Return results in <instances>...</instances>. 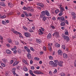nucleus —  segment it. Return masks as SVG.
Segmentation results:
<instances>
[{
    "label": "nucleus",
    "mask_w": 76,
    "mask_h": 76,
    "mask_svg": "<svg viewBox=\"0 0 76 76\" xmlns=\"http://www.w3.org/2000/svg\"><path fill=\"white\" fill-rule=\"evenodd\" d=\"M41 14L40 15V18H42L43 16H45V15H47L48 16H50V13H49V12L47 10L43 11L41 12Z\"/></svg>",
    "instance_id": "obj_1"
},
{
    "label": "nucleus",
    "mask_w": 76,
    "mask_h": 76,
    "mask_svg": "<svg viewBox=\"0 0 76 76\" xmlns=\"http://www.w3.org/2000/svg\"><path fill=\"white\" fill-rule=\"evenodd\" d=\"M54 62H53V65H52V67H57V65H58V61L57 60H55L54 61Z\"/></svg>",
    "instance_id": "obj_2"
},
{
    "label": "nucleus",
    "mask_w": 76,
    "mask_h": 76,
    "mask_svg": "<svg viewBox=\"0 0 76 76\" xmlns=\"http://www.w3.org/2000/svg\"><path fill=\"white\" fill-rule=\"evenodd\" d=\"M63 38L64 39L66 40V41H67V42H69V41H70V38L67 36L64 35L63 36Z\"/></svg>",
    "instance_id": "obj_3"
},
{
    "label": "nucleus",
    "mask_w": 76,
    "mask_h": 76,
    "mask_svg": "<svg viewBox=\"0 0 76 76\" xmlns=\"http://www.w3.org/2000/svg\"><path fill=\"white\" fill-rule=\"evenodd\" d=\"M34 73H36L37 75H42L44 74V73L40 72L38 71H34Z\"/></svg>",
    "instance_id": "obj_4"
},
{
    "label": "nucleus",
    "mask_w": 76,
    "mask_h": 76,
    "mask_svg": "<svg viewBox=\"0 0 76 76\" xmlns=\"http://www.w3.org/2000/svg\"><path fill=\"white\" fill-rule=\"evenodd\" d=\"M53 36H55V37H60V36H59L58 33L57 32H55V33L53 34Z\"/></svg>",
    "instance_id": "obj_5"
},
{
    "label": "nucleus",
    "mask_w": 76,
    "mask_h": 76,
    "mask_svg": "<svg viewBox=\"0 0 76 76\" xmlns=\"http://www.w3.org/2000/svg\"><path fill=\"white\" fill-rule=\"evenodd\" d=\"M58 53L59 55H60V56H62V54H63V52H62L61 50H59L58 51Z\"/></svg>",
    "instance_id": "obj_6"
},
{
    "label": "nucleus",
    "mask_w": 76,
    "mask_h": 76,
    "mask_svg": "<svg viewBox=\"0 0 76 76\" xmlns=\"http://www.w3.org/2000/svg\"><path fill=\"white\" fill-rule=\"evenodd\" d=\"M51 34L50 33H49L47 36V38L48 39H51Z\"/></svg>",
    "instance_id": "obj_7"
},
{
    "label": "nucleus",
    "mask_w": 76,
    "mask_h": 76,
    "mask_svg": "<svg viewBox=\"0 0 76 76\" xmlns=\"http://www.w3.org/2000/svg\"><path fill=\"white\" fill-rule=\"evenodd\" d=\"M62 63H63V62L61 61V62H60L58 61V65H59V66L60 67H62V66H63V64Z\"/></svg>",
    "instance_id": "obj_8"
},
{
    "label": "nucleus",
    "mask_w": 76,
    "mask_h": 76,
    "mask_svg": "<svg viewBox=\"0 0 76 76\" xmlns=\"http://www.w3.org/2000/svg\"><path fill=\"white\" fill-rule=\"evenodd\" d=\"M13 33H15L16 35H18V34H19L20 35H22V34L20 33L17 31H13Z\"/></svg>",
    "instance_id": "obj_9"
},
{
    "label": "nucleus",
    "mask_w": 76,
    "mask_h": 76,
    "mask_svg": "<svg viewBox=\"0 0 76 76\" xmlns=\"http://www.w3.org/2000/svg\"><path fill=\"white\" fill-rule=\"evenodd\" d=\"M63 57L64 58H67V55L66 53H64L63 54Z\"/></svg>",
    "instance_id": "obj_10"
},
{
    "label": "nucleus",
    "mask_w": 76,
    "mask_h": 76,
    "mask_svg": "<svg viewBox=\"0 0 76 76\" xmlns=\"http://www.w3.org/2000/svg\"><path fill=\"white\" fill-rule=\"evenodd\" d=\"M27 57L29 59H31V58H32L31 55V54H30L29 53H28L27 54Z\"/></svg>",
    "instance_id": "obj_11"
},
{
    "label": "nucleus",
    "mask_w": 76,
    "mask_h": 76,
    "mask_svg": "<svg viewBox=\"0 0 76 76\" xmlns=\"http://www.w3.org/2000/svg\"><path fill=\"white\" fill-rule=\"evenodd\" d=\"M24 34L26 37H29V35H30V34L28 33H25Z\"/></svg>",
    "instance_id": "obj_12"
},
{
    "label": "nucleus",
    "mask_w": 76,
    "mask_h": 76,
    "mask_svg": "<svg viewBox=\"0 0 76 76\" xmlns=\"http://www.w3.org/2000/svg\"><path fill=\"white\" fill-rule=\"evenodd\" d=\"M6 52L8 54H10L12 53L11 51H10L9 50H6Z\"/></svg>",
    "instance_id": "obj_13"
},
{
    "label": "nucleus",
    "mask_w": 76,
    "mask_h": 76,
    "mask_svg": "<svg viewBox=\"0 0 76 76\" xmlns=\"http://www.w3.org/2000/svg\"><path fill=\"white\" fill-rule=\"evenodd\" d=\"M60 25L61 26H64L65 25V23L64 22H61V23L60 24Z\"/></svg>",
    "instance_id": "obj_14"
},
{
    "label": "nucleus",
    "mask_w": 76,
    "mask_h": 76,
    "mask_svg": "<svg viewBox=\"0 0 76 76\" xmlns=\"http://www.w3.org/2000/svg\"><path fill=\"white\" fill-rule=\"evenodd\" d=\"M8 6L10 7H13V4L10 3H9Z\"/></svg>",
    "instance_id": "obj_15"
},
{
    "label": "nucleus",
    "mask_w": 76,
    "mask_h": 76,
    "mask_svg": "<svg viewBox=\"0 0 76 76\" xmlns=\"http://www.w3.org/2000/svg\"><path fill=\"white\" fill-rule=\"evenodd\" d=\"M18 63H19V62L15 61V62L13 64V66H15L16 65H17V64H18Z\"/></svg>",
    "instance_id": "obj_16"
},
{
    "label": "nucleus",
    "mask_w": 76,
    "mask_h": 76,
    "mask_svg": "<svg viewBox=\"0 0 76 76\" xmlns=\"http://www.w3.org/2000/svg\"><path fill=\"white\" fill-rule=\"evenodd\" d=\"M61 22L63 21H65V19H64V17H61Z\"/></svg>",
    "instance_id": "obj_17"
},
{
    "label": "nucleus",
    "mask_w": 76,
    "mask_h": 76,
    "mask_svg": "<svg viewBox=\"0 0 76 76\" xmlns=\"http://www.w3.org/2000/svg\"><path fill=\"white\" fill-rule=\"evenodd\" d=\"M36 41H37V43H39V44H40V43L41 42V41L40 39H37L36 40Z\"/></svg>",
    "instance_id": "obj_18"
},
{
    "label": "nucleus",
    "mask_w": 76,
    "mask_h": 76,
    "mask_svg": "<svg viewBox=\"0 0 76 76\" xmlns=\"http://www.w3.org/2000/svg\"><path fill=\"white\" fill-rule=\"evenodd\" d=\"M53 63H54V62L52 61H50L49 62L50 64V66H52L53 65Z\"/></svg>",
    "instance_id": "obj_19"
},
{
    "label": "nucleus",
    "mask_w": 76,
    "mask_h": 76,
    "mask_svg": "<svg viewBox=\"0 0 76 76\" xmlns=\"http://www.w3.org/2000/svg\"><path fill=\"white\" fill-rule=\"evenodd\" d=\"M0 4L1 6H4V7L6 6V5L3 2L0 3Z\"/></svg>",
    "instance_id": "obj_20"
},
{
    "label": "nucleus",
    "mask_w": 76,
    "mask_h": 76,
    "mask_svg": "<svg viewBox=\"0 0 76 76\" xmlns=\"http://www.w3.org/2000/svg\"><path fill=\"white\" fill-rule=\"evenodd\" d=\"M55 46L57 47V48H58V47H60V45L59 44H55Z\"/></svg>",
    "instance_id": "obj_21"
},
{
    "label": "nucleus",
    "mask_w": 76,
    "mask_h": 76,
    "mask_svg": "<svg viewBox=\"0 0 76 76\" xmlns=\"http://www.w3.org/2000/svg\"><path fill=\"white\" fill-rule=\"evenodd\" d=\"M27 10L28 12H29L31 10V8L29 7H27Z\"/></svg>",
    "instance_id": "obj_22"
},
{
    "label": "nucleus",
    "mask_w": 76,
    "mask_h": 76,
    "mask_svg": "<svg viewBox=\"0 0 76 76\" xmlns=\"http://www.w3.org/2000/svg\"><path fill=\"white\" fill-rule=\"evenodd\" d=\"M2 61L4 62V63H6V61H7V59L6 58H4L2 59Z\"/></svg>",
    "instance_id": "obj_23"
},
{
    "label": "nucleus",
    "mask_w": 76,
    "mask_h": 76,
    "mask_svg": "<svg viewBox=\"0 0 76 76\" xmlns=\"http://www.w3.org/2000/svg\"><path fill=\"white\" fill-rule=\"evenodd\" d=\"M40 6L42 8H43V7H44V4H39Z\"/></svg>",
    "instance_id": "obj_24"
},
{
    "label": "nucleus",
    "mask_w": 76,
    "mask_h": 76,
    "mask_svg": "<svg viewBox=\"0 0 76 76\" xmlns=\"http://www.w3.org/2000/svg\"><path fill=\"white\" fill-rule=\"evenodd\" d=\"M2 23L3 24V25H6L7 24L6 22L3 20L2 21Z\"/></svg>",
    "instance_id": "obj_25"
},
{
    "label": "nucleus",
    "mask_w": 76,
    "mask_h": 76,
    "mask_svg": "<svg viewBox=\"0 0 76 76\" xmlns=\"http://www.w3.org/2000/svg\"><path fill=\"white\" fill-rule=\"evenodd\" d=\"M55 13L57 14V13H58V12H59V10H55Z\"/></svg>",
    "instance_id": "obj_26"
},
{
    "label": "nucleus",
    "mask_w": 76,
    "mask_h": 76,
    "mask_svg": "<svg viewBox=\"0 0 76 76\" xmlns=\"http://www.w3.org/2000/svg\"><path fill=\"white\" fill-rule=\"evenodd\" d=\"M62 47L63 48V49H64V50H65V49H66V46H65V45H63L62 46Z\"/></svg>",
    "instance_id": "obj_27"
},
{
    "label": "nucleus",
    "mask_w": 76,
    "mask_h": 76,
    "mask_svg": "<svg viewBox=\"0 0 76 76\" xmlns=\"http://www.w3.org/2000/svg\"><path fill=\"white\" fill-rule=\"evenodd\" d=\"M12 73L14 75H17V74L15 72V71H12Z\"/></svg>",
    "instance_id": "obj_28"
},
{
    "label": "nucleus",
    "mask_w": 76,
    "mask_h": 76,
    "mask_svg": "<svg viewBox=\"0 0 76 76\" xmlns=\"http://www.w3.org/2000/svg\"><path fill=\"white\" fill-rule=\"evenodd\" d=\"M6 16L5 15H4L2 16L1 18V19H4V18H6Z\"/></svg>",
    "instance_id": "obj_29"
},
{
    "label": "nucleus",
    "mask_w": 76,
    "mask_h": 76,
    "mask_svg": "<svg viewBox=\"0 0 76 76\" xmlns=\"http://www.w3.org/2000/svg\"><path fill=\"white\" fill-rule=\"evenodd\" d=\"M1 64L2 67H5L6 66V65L3 63H1Z\"/></svg>",
    "instance_id": "obj_30"
},
{
    "label": "nucleus",
    "mask_w": 76,
    "mask_h": 76,
    "mask_svg": "<svg viewBox=\"0 0 76 76\" xmlns=\"http://www.w3.org/2000/svg\"><path fill=\"white\" fill-rule=\"evenodd\" d=\"M8 40H9L8 42L9 43H12V39H10Z\"/></svg>",
    "instance_id": "obj_31"
},
{
    "label": "nucleus",
    "mask_w": 76,
    "mask_h": 76,
    "mask_svg": "<svg viewBox=\"0 0 76 76\" xmlns=\"http://www.w3.org/2000/svg\"><path fill=\"white\" fill-rule=\"evenodd\" d=\"M24 70L26 72L28 71V68H27L25 67L24 68Z\"/></svg>",
    "instance_id": "obj_32"
},
{
    "label": "nucleus",
    "mask_w": 76,
    "mask_h": 76,
    "mask_svg": "<svg viewBox=\"0 0 76 76\" xmlns=\"http://www.w3.org/2000/svg\"><path fill=\"white\" fill-rule=\"evenodd\" d=\"M65 34L66 35H67L69 34V32L68 31H66L65 32Z\"/></svg>",
    "instance_id": "obj_33"
},
{
    "label": "nucleus",
    "mask_w": 76,
    "mask_h": 76,
    "mask_svg": "<svg viewBox=\"0 0 76 76\" xmlns=\"http://www.w3.org/2000/svg\"><path fill=\"white\" fill-rule=\"evenodd\" d=\"M23 28L24 29H25V30H26V31L28 30V29H27V28H26L25 26H23Z\"/></svg>",
    "instance_id": "obj_34"
},
{
    "label": "nucleus",
    "mask_w": 76,
    "mask_h": 76,
    "mask_svg": "<svg viewBox=\"0 0 76 76\" xmlns=\"http://www.w3.org/2000/svg\"><path fill=\"white\" fill-rule=\"evenodd\" d=\"M26 50L27 51V52L28 53H31V50H30V49H29V48H28Z\"/></svg>",
    "instance_id": "obj_35"
},
{
    "label": "nucleus",
    "mask_w": 76,
    "mask_h": 76,
    "mask_svg": "<svg viewBox=\"0 0 76 76\" xmlns=\"http://www.w3.org/2000/svg\"><path fill=\"white\" fill-rule=\"evenodd\" d=\"M58 15L59 16H62V15H63V12H60L59 14Z\"/></svg>",
    "instance_id": "obj_36"
},
{
    "label": "nucleus",
    "mask_w": 76,
    "mask_h": 76,
    "mask_svg": "<svg viewBox=\"0 0 76 76\" xmlns=\"http://www.w3.org/2000/svg\"><path fill=\"white\" fill-rule=\"evenodd\" d=\"M49 58L50 60H53V58L52 56H50Z\"/></svg>",
    "instance_id": "obj_37"
},
{
    "label": "nucleus",
    "mask_w": 76,
    "mask_h": 76,
    "mask_svg": "<svg viewBox=\"0 0 76 76\" xmlns=\"http://www.w3.org/2000/svg\"><path fill=\"white\" fill-rule=\"evenodd\" d=\"M15 45H19V42H15Z\"/></svg>",
    "instance_id": "obj_38"
},
{
    "label": "nucleus",
    "mask_w": 76,
    "mask_h": 76,
    "mask_svg": "<svg viewBox=\"0 0 76 76\" xmlns=\"http://www.w3.org/2000/svg\"><path fill=\"white\" fill-rule=\"evenodd\" d=\"M43 20L44 21L46 20H47V18H46L45 17H43Z\"/></svg>",
    "instance_id": "obj_39"
},
{
    "label": "nucleus",
    "mask_w": 76,
    "mask_h": 76,
    "mask_svg": "<svg viewBox=\"0 0 76 76\" xmlns=\"http://www.w3.org/2000/svg\"><path fill=\"white\" fill-rule=\"evenodd\" d=\"M65 23H66L67 25H69V22H68V21L67 20H66L65 22Z\"/></svg>",
    "instance_id": "obj_40"
},
{
    "label": "nucleus",
    "mask_w": 76,
    "mask_h": 76,
    "mask_svg": "<svg viewBox=\"0 0 76 76\" xmlns=\"http://www.w3.org/2000/svg\"><path fill=\"white\" fill-rule=\"evenodd\" d=\"M61 76H65V74H64V73H62V74H61Z\"/></svg>",
    "instance_id": "obj_41"
},
{
    "label": "nucleus",
    "mask_w": 76,
    "mask_h": 76,
    "mask_svg": "<svg viewBox=\"0 0 76 76\" xmlns=\"http://www.w3.org/2000/svg\"><path fill=\"white\" fill-rule=\"evenodd\" d=\"M48 48L49 50V51H50V52H51V47H49Z\"/></svg>",
    "instance_id": "obj_42"
},
{
    "label": "nucleus",
    "mask_w": 76,
    "mask_h": 76,
    "mask_svg": "<svg viewBox=\"0 0 76 76\" xmlns=\"http://www.w3.org/2000/svg\"><path fill=\"white\" fill-rule=\"evenodd\" d=\"M29 31L30 32H34V31L32 30V29H30L29 30Z\"/></svg>",
    "instance_id": "obj_43"
},
{
    "label": "nucleus",
    "mask_w": 76,
    "mask_h": 76,
    "mask_svg": "<svg viewBox=\"0 0 76 76\" xmlns=\"http://www.w3.org/2000/svg\"><path fill=\"white\" fill-rule=\"evenodd\" d=\"M34 60H39V58L36 57L34 58Z\"/></svg>",
    "instance_id": "obj_44"
},
{
    "label": "nucleus",
    "mask_w": 76,
    "mask_h": 76,
    "mask_svg": "<svg viewBox=\"0 0 76 76\" xmlns=\"http://www.w3.org/2000/svg\"><path fill=\"white\" fill-rule=\"evenodd\" d=\"M57 72V69H55L53 72V73H56Z\"/></svg>",
    "instance_id": "obj_45"
},
{
    "label": "nucleus",
    "mask_w": 76,
    "mask_h": 76,
    "mask_svg": "<svg viewBox=\"0 0 76 76\" xmlns=\"http://www.w3.org/2000/svg\"><path fill=\"white\" fill-rule=\"evenodd\" d=\"M30 50L31 51H35V50H34L33 49V48L32 47H31L30 48Z\"/></svg>",
    "instance_id": "obj_46"
},
{
    "label": "nucleus",
    "mask_w": 76,
    "mask_h": 76,
    "mask_svg": "<svg viewBox=\"0 0 76 76\" xmlns=\"http://www.w3.org/2000/svg\"><path fill=\"white\" fill-rule=\"evenodd\" d=\"M15 70H16V68H14L12 69V71H15Z\"/></svg>",
    "instance_id": "obj_47"
},
{
    "label": "nucleus",
    "mask_w": 76,
    "mask_h": 76,
    "mask_svg": "<svg viewBox=\"0 0 76 76\" xmlns=\"http://www.w3.org/2000/svg\"><path fill=\"white\" fill-rule=\"evenodd\" d=\"M13 63V60H11L10 62V64H12V63Z\"/></svg>",
    "instance_id": "obj_48"
},
{
    "label": "nucleus",
    "mask_w": 76,
    "mask_h": 76,
    "mask_svg": "<svg viewBox=\"0 0 76 76\" xmlns=\"http://www.w3.org/2000/svg\"><path fill=\"white\" fill-rule=\"evenodd\" d=\"M18 52L20 54V53H21V50H18Z\"/></svg>",
    "instance_id": "obj_49"
},
{
    "label": "nucleus",
    "mask_w": 76,
    "mask_h": 76,
    "mask_svg": "<svg viewBox=\"0 0 76 76\" xmlns=\"http://www.w3.org/2000/svg\"><path fill=\"white\" fill-rule=\"evenodd\" d=\"M49 73L50 75V76H52V72H51V71H50L49 72Z\"/></svg>",
    "instance_id": "obj_50"
},
{
    "label": "nucleus",
    "mask_w": 76,
    "mask_h": 76,
    "mask_svg": "<svg viewBox=\"0 0 76 76\" xmlns=\"http://www.w3.org/2000/svg\"><path fill=\"white\" fill-rule=\"evenodd\" d=\"M31 69H32V70H34V69H35V67H34V66H31Z\"/></svg>",
    "instance_id": "obj_51"
},
{
    "label": "nucleus",
    "mask_w": 76,
    "mask_h": 76,
    "mask_svg": "<svg viewBox=\"0 0 76 76\" xmlns=\"http://www.w3.org/2000/svg\"><path fill=\"white\" fill-rule=\"evenodd\" d=\"M0 39L1 40H2L3 39V37L1 36H0Z\"/></svg>",
    "instance_id": "obj_52"
},
{
    "label": "nucleus",
    "mask_w": 76,
    "mask_h": 76,
    "mask_svg": "<svg viewBox=\"0 0 76 76\" xmlns=\"http://www.w3.org/2000/svg\"><path fill=\"white\" fill-rule=\"evenodd\" d=\"M23 9H24V10H27V7H25L24 6L23 7Z\"/></svg>",
    "instance_id": "obj_53"
},
{
    "label": "nucleus",
    "mask_w": 76,
    "mask_h": 76,
    "mask_svg": "<svg viewBox=\"0 0 76 76\" xmlns=\"http://www.w3.org/2000/svg\"><path fill=\"white\" fill-rule=\"evenodd\" d=\"M30 75H31V73H32V70H30L29 71V72Z\"/></svg>",
    "instance_id": "obj_54"
},
{
    "label": "nucleus",
    "mask_w": 76,
    "mask_h": 76,
    "mask_svg": "<svg viewBox=\"0 0 76 76\" xmlns=\"http://www.w3.org/2000/svg\"><path fill=\"white\" fill-rule=\"evenodd\" d=\"M24 48L25 49V50H27V49L28 48L26 46H25Z\"/></svg>",
    "instance_id": "obj_55"
},
{
    "label": "nucleus",
    "mask_w": 76,
    "mask_h": 76,
    "mask_svg": "<svg viewBox=\"0 0 76 76\" xmlns=\"http://www.w3.org/2000/svg\"><path fill=\"white\" fill-rule=\"evenodd\" d=\"M21 16L22 18H24V17H25V15H24V14H22L21 15Z\"/></svg>",
    "instance_id": "obj_56"
},
{
    "label": "nucleus",
    "mask_w": 76,
    "mask_h": 76,
    "mask_svg": "<svg viewBox=\"0 0 76 76\" xmlns=\"http://www.w3.org/2000/svg\"><path fill=\"white\" fill-rule=\"evenodd\" d=\"M60 9H61L62 10H63V11H64V8L63 7H61Z\"/></svg>",
    "instance_id": "obj_57"
},
{
    "label": "nucleus",
    "mask_w": 76,
    "mask_h": 76,
    "mask_svg": "<svg viewBox=\"0 0 76 76\" xmlns=\"http://www.w3.org/2000/svg\"><path fill=\"white\" fill-rule=\"evenodd\" d=\"M30 63L31 64H32V63H33V61H32V60H31L30 61Z\"/></svg>",
    "instance_id": "obj_58"
},
{
    "label": "nucleus",
    "mask_w": 76,
    "mask_h": 76,
    "mask_svg": "<svg viewBox=\"0 0 76 76\" xmlns=\"http://www.w3.org/2000/svg\"><path fill=\"white\" fill-rule=\"evenodd\" d=\"M31 75L32 76H36V75H35V74H33V73H31Z\"/></svg>",
    "instance_id": "obj_59"
},
{
    "label": "nucleus",
    "mask_w": 76,
    "mask_h": 76,
    "mask_svg": "<svg viewBox=\"0 0 76 76\" xmlns=\"http://www.w3.org/2000/svg\"><path fill=\"white\" fill-rule=\"evenodd\" d=\"M57 19H58V20H61V17H58L57 18Z\"/></svg>",
    "instance_id": "obj_60"
},
{
    "label": "nucleus",
    "mask_w": 76,
    "mask_h": 76,
    "mask_svg": "<svg viewBox=\"0 0 76 76\" xmlns=\"http://www.w3.org/2000/svg\"><path fill=\"white\" fill-rule=\"evenodd\" d=\"M23 61L24 63H25L26 64V60H25L24 59L23 60Z\"/></svg>",
    "instance_id": "obj_61"
},
{
    "label": "nucleus",
    "mask_w": 76,
    "mask_h": 76,
    "mask_svg": "<svg viewBox=\"0 0 76 76\" xmlns=\"http://www.w3.org/2000/svg\"><path fill=\"white\" fill-rule=\"evenodd\" d=\"M43 50H45V51H46V47H45L44 46V47Z\"/></svg>",
    "instance_id": "obj_62"
},
{
    "label": "nucleus",
    "mask_w": 76,
    "mask_h": 76,
    "mask_svg": "<svg viewBox=\"0 0 76 76\" xmlns=\"http://www.w3.org/2000/svg\"><path fill=\"white\" fill-rule=\"evenodd\" d=\"M74 64L75 66H76V60L75 61Z\"/></svg>",
    "instance_id": "obj_63"
},
{
    "label": "nucleus",
    "mask_w": 76,
    "mask_h": 76,
    "mask_svg": "<svg viewBox=\"0 0 76 76\" xmlns=\"http://www.w3.org/2000/svg\"><path fill=\"white\" fill-rule=\"evenodd\" d=\"M26 76H28L29 75V74H25Z\"/></svg>",
    "instance_id": "obj_64"
}]
</instances>
